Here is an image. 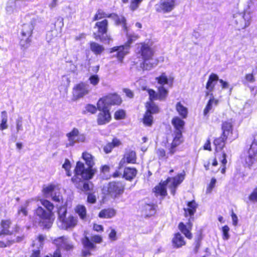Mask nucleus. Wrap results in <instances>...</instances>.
<instances>
[{
	"label": "nucleus",
	"instance_id": "f257e3e1",
	"mask_svg": "<svg viewBox=\"0 0 257 257\" xmlns=\"http://www.w3.org/2000/svg\"><path fill=\"white\" fill-rule=\"evenodd\" d=\"M137 58L133 63L137 68L143 70H150L155 67L157 63L153 59L154 52L150 46L145 43L137 44Z\"/></svg>",
	"mask_w": 257,
	"mask_h": 257
},
{
	"label": "nucleus",
	"instance_id": "f03ea898",
	"mask_svg": "<svg viewBox=\"0 0 257 257\" xmlns=\"http://www.w3.org/2000/svg\"><path fill=\"white\" fill-rule=\"evenodd\" d=\"M82 158L88 166V168L85 169L84 164L78 162L75 169V173H76V178L81 176L84 179L89 180L93 177L96 171L95 169L92 168L94 164V158L91 154L87 152L82 154Z\"/></svg>",
	"mask_w": 257,
	"mask_h": 257
},
{
	"label": "nucleus",
	"instance_id": "7ed1b4c3",
	"mask_svg": "<svg viewBox=\"0 0 257 257\" xmlns=\"http://www.w3.org/2000/svg\"><path fill=\"white\" fill-rule=\"evenodd\" d=\"M41 204L47 209L45 211L42 207L39 206L35 211V215L38 217L40 223L45 228H50L54 220L53 213L52 211L54 205L52 203L47 200L41 199Z\"/></svg>",
	"mask_w": 257,
	"mask_h": 257
},
{
	"label": "nucleus",
	"instance_id": "20e7f679",
	"mask_svg": "<svg viewBox=\"0 0 257 257\" xmlns=\"http://www.w3.org/2000/svg\"><path fill=\"white\" fill-rule=\"evenodd\" d=\"M158 84L160 86L158 87V93H157L153 90H149V94L151 100H164L166 98L168 95V90L167 88L164 87V85H166L169 87H172L174 78L172 77H168L165 73H163L161 75L156 78Z\"/></svg>",
	"mask_w": 257,
	"mask_h": 257
},
{
	"label": "nucleus",
	"instance_id": "39448f33",
	"mask_svg": "<svg viewBox=\"0 0 257 257\" xmlns=\"http://www.w3.org/2000/svg\"><path fill=\"white\" fill-rule=\"evenodd\" d=\"M185 174H179L176 177H169L166 181L160 183L159 185L155 188V192L157 195L165 197L167 195L166 186L171 191V193L174 195L177 187L183 182L185 177Z\"/></svg>",
	"mask_w": 257,
	"mask_h": 257
},
{
	"label": "nucleus",
	"instance_id": "423d86ee",
	"mask_svg": "<svg viewBox=\"0 0 257 257\" xmlns=\"http://www.w3.org/2000/svg\"><path fill=\"white\" fill-rule=\"evenodd\" d=\"M253 16V11L249 7L245 9L243 13H236L233 15L232 21L238 29H244L250 25Z\"/></svg>",
	"mask_w": 257,
	"mask_h": 257
},
{
	"label": "nucleus",
	"instance_id": "0eeeda50",
	"mask_svg": "<svg viewBox=\"0 0 257 257\" xmlns=\"http://www.w3.org/2000/svg\"><path fill=\"white\" fill-rule=\"evenodd\" d=\"M100 243L102 241V238L100 235H95L91 237V240L87 236H85L82 239V243L83 245V249L82 250V255L84 257L91 255V251L95 249L96 246L92 242Z\"/></svg>",
	"mask_w": 257,
	"mask_h": 257
},
{
	"label": "nucleus",
	"instance_id": "6e6552de",
	"mask_svg": "<svg viewBox=\"0 0 257 257\" xmlns=\"http://www.w3.org/2000/svg\"><path fill=\"white\" fill-rule=\"evenodd\" d=\"M121 102L120 97L116 94H110L100 98L97 103L99 109H102L104 106L108 108L110 105H119Z\"/></svg>",
	"mask_w": 257,
	"mask_h": 257
},
{
	"label": "nucleus",
	"instance_id": "1a4fd4ad",
	"mask_svg": "<svg viewBox=\"0 0 257 257\" xmlns=\"http://www.w3.org/2000/svg\"><path fill=\"white\" fill-rule=\"evenodd\" d=\"M132 43V39H130V40H127V42L123 45L115 46L111 48L110 50V53H115L113 55V56L117 57L118 60L120 62H122L125 56L128 53L130 45Z\"/></svg>",
	"mask_w": 257,
	"mask_h": 257
},
{
	"label": "nucleus",
	"instance_id": "9d476101",
	"mask_svg": "<svg viewBox=\"0 0 257 257\" xmlns=\"http://www.w3.org/2000/svg\"><path fill=\"white\" fill-rule=\"evenodd\" d=\"M90 91L88 84L80 82L76 84L73 88V99L74 100L82 98L88 94Z\"/></svg>",
	"mask_w": 257,
	"mask_h": 257
},
{
	"label": "nucleus",
	"instance_id": "9b49d317",
	"mask_svg": "<svg viewBox=\"0 0 257 257\" xmlns=\"http://www.w3.org/2000/svg\"><path fill=\"white\" fill-rule=\"evenodd\" d=\"M257 155V141L254 140L250 145V147L246 153L244 154L242 159L245 164L248 166H251L256 160Z\"/></svg>",
	"mask_w": 257,
	"mask_h": 257
},
{
	"label": "nucleus",
	"instance_id": "f8f14e48",
	"mask_svg": "<svg viewBox=\"0 0 257 257\" xmlns=\"http://www.w3.org/2000/svg\"><path fill=\"white\" fill-rule=\"evenodd\" d=\"M109 17L111 18L115 22L116 25H120L122 24L123 26V27L126 29L125 27V19L124 17L122 16H118L117 15L114 14H111L110 15H107L102 10H98L95 16L93 18V21H97L98 20L101 19L103 18Z\"/></svg>",
	"mask_w": 257,
	"mask_h": 257
},
{
	"label": "nucleus",
	"instance_id": "ddd939ff",
	"mask_svg": "<svg viewBox=\"0 0 257 257\" xmlns=\"http://www.w3.org/2000/svg\"><path fill=\"white\" fill-rule=\"evenodd\" d=\"M124 185L121 182H111L109 183L107 191L112 197L116 198L121 195L124 191Z\"/></svg>",
	"mask_w": 257,
	"mask_h": 257
},
{
	"label": "nucleus",
	"instance_id": "4468645a",
	"mask_svg": "<svg viewBox=\"0 0 257 257\" xmlns=\"http://www.w3.org/2000/svg\"><path fill=\"white\" fill-rule=\"evenodd\" d=\"M78 223L77 217L69 215L58 223V226L64 229H71L75 227Z\"/></svg>",
	"mask_w": 257,
	"mask_h": 257
},
{
	"label": "nucleus",
	"instance_id": "2eb2a0df",
	"mask_svg": "<svg viewBox=\"0 0 257 257\" xmlns=\"http://www.w3.org/2000/svg\"><path fill=\"white\" fill-rule=\"evenodd\" d=\"M43 191L47 196H51L54 201L59 202L62 199L61 195L55 185H50L44 188Z\"/></svg>",
	"mask_w": 257,
	"mask_h": 257
},
{
	"label": "nucleus",
	"instance_id": "dca6fc26",
	"mask_svg": "<svg viewBox=\"0 0 257 257\" xmlns=\"http://www.w3.org/2000/svg\"><path fill=\"white\" fill-rule=\"evenodd\" d=\"M97 109L100 111L97 115V123L103 125L108 123L111 118L109 109L105 106L102 109H99L98 107Z\"/></svg>",
	"mask_w": 257,
	"mask_h": 257
},
{
	"label": "nucleus",
	"instance_id": "f3484780",
	"mask_svg": "<svg viewBox=\"0 0 257 257\" xmlns=\"http://www.w3.org/2000/svg\"><path fill=\"white\" fill-rule=\"evenodd\" d=\"M137 160L136 153L132 150H127L124 153L123 158L119 163V168L124 166L125 163L135 164Z\"/></svg>",
	"mask_w": 257,
	"mask_h": 257
},
{
	"label": "nucleus",
	"instance_id": "a211bd4d",
	"mask_svg": "<svg viewBox=\"0 0 257 257\" xmlns=\"http://www.w3.org/2000/svg\"><path fill=\"white\" fill-rule=\"evenodd\" d=\"M177 0H161L157 10L159 12L168 13L175 8Z\"/></svg>",
	"mask_w": 257,
	"mask_h": 257
},
{
	"label": "nucleus",
	"instance_id": "6ab92c4d",
	"mask_svg": "<svg viewBox=\"0 0 257 257\" xmlns=\"http://www.w3.org/2000/svg\"><path fill=\"white\" fill-rule=\"evenodd\" d=\"M84 180H86L84 179L81 176L76 178V173H75V176L72 178V182L75 184L77 188L83 191H87L92 188V184Z\"/></svg>",
	"mask_w": 257,
	"mask_h": 257
},
{
	"label": "nucleus",
	"instance_id": "aec40b11",
	"mask_svg": "<svg viewBox=\"0 0 257 257\" xmlns=\"http://www.w3.org/2000/svg\"><path fill=\"white\" fill-rule=\"evenodd\" d=\"M36 204L39 205L38 201H36L33 199H30L26 200L18 210V214L19 216H26L28 215V210L30 205Z\"/></svg>",
	"mask_w": 257,
	"mask_h": 257
},
{
	"label": "nucleus",
	"instance_id": "412c9836",
	"mask_svg": "<svg viewBox=\"0 0 257 257\" xmlns=\"http://www.w3.org/2000/svg\"><path fill=\"white\" fill-rule=\"evenodd\" d=\"M217 81H219L218 76L215 74L211 73L209 77L206 85L207 90L206 94L207 95H210V94L212 93Z\"/></svg>",
	"mask_w": 257,
	"mask_h": 257
},
{
	"label": "nucleus",
	"instance_id": "4be33fe9",
	"mask_svg": "<svg viewBox=\"0 0 257 257\" xmlns=\"http://www.w3.org/2000/svg\"><path fill=\"white\" fill-rule=\"evenodd\" d=\"M54 243L58 247L64 248L66 250L72 248V245L69 242L66 237L62 236L54 240Z\"/></svg>",
	"mask_w": 257,
	"mask_h": 257
},
{
	"label": "nucleus",
	"instance_id": "5701e85b",
	"mask_svg": "<svg viewBox=\"0 0 257 257\" xmlns=\"http://www.w3.org/2000/svg\"><path fill=\"white\" fill-rule=\"evenodd\" d=\"M218 103L219 100L214 98L213 93H211L210 98L203 110L204 115L206 116L213 109L214 106H216L218 105Z\"/></svg>",
	"mask_w": 257,
	"mask_h": 257
},
{
	"label": "nucleus",
	"instance_id": "b1692460",
	"mask_svg": "<svg viewBox=\"0 0 257 257\" xmlns=\"http://www.w3.org/2000/svg\"><path fill=\"white\" fill-rule=\"evenodd\" d=\"M182 142V135L180 131L175 132V137L171 144L170 153L172 154L174 152V148Z\"/></svg>",
	"mask_w": 257,
	"mask_h": 257
},
{
	"label": "nucleus",
	"instance_id": "393cba45",
	"mask_svg": "<svg viewBox=\"0 0 257 257\" xmlns=\"http://www.w3.org/2000/svg\"><path fill=\"white\" fill-rule=\"evenodd\" d=\"M197 204L195 201L188 202L187 203V207L184 208L185 215L186 216H192L196 211Z\"/></svg>",
	"mask_w": 257,
	"mask_h": 257
},
{
	"label": "nucleus",
	"instance_id": "a878e982",
	"mask_svg": "<svg viewBox=\"0 0 257 257\" xmlns=\"http://www.w3.org/2000/svg\"><path fill=\"white\" fill-rule=\"evenodd\" d=\"M78 135V130L77 128H73L72 131L67 134L68 140L67 146H72L77 143V137Z\"/></svg>",
	"mask_w": 257,
	"mask_h": 257
},
{
	"label": "nucleus",
	"instance_id": "bb28decb",
	"mask_svg": "<svg viewBox=\"0 0 257 257\" xmlns=\"http://www.w3.org/2000/svg\"><path fill=\"white\" fill-rule=\"evenodd\" d=\"M172 243L175 247L179 248L185 244V241L181 234L180 233H177L173 238Z\"/></svg>",
	"mask_w": 257,
	"mask_h": 257
},
{
	"label": "nucleus",
	"instance_id": "cd10ccee",
	"mask_svg": "<svg viewBox=\"0 0 257 257\" xmlns=\"http://www.w3.org/2000/svg\"><path fill=\"white\" fill-rule=\"evenodd\" d=\"M137 174V170L134 168L127 167L124 170L123 177L126 180H131Z\"/></svg>",
	"mask_w": 257,
	"mask_h": 257
},
{
	"label": "nucleus",
	"instance_id": "c85d7f7f",
	"mask_svg": "<svg viewBox=\"0 0 257 257\" xmlns=\"http://www.w3.org/2000/svg\"><path fill=\"white\" fill-rule=\"evenodd\" d=\"M34 27L31 23L25 24L22 26L21 32L22 36L24 37H30Z\"/></svg>",
	"mask_w": 257,
	"mask_h": 257
},
{
	"label": "nucleus",
	"instance_id": "c756f323",
	"mask_svg": "<svg viewBox=\"0 0 257 257\" xmlns=\"http://www.w3.org/2000/svg\"><path fill=\"white\" fill-rule=\"evenodd\" d=\"M172 123L176 128L175 132H181L183 128L185 122L178 116L174 117L172 120Z\"/></svg>",
	"mask_w": 257,
	"mask_h": 257
},
{
	"label": "nucleus",
	"instance_id": "7c9ffc66",
	"mask_svg": "<svg viewBox=\"0 0 257 257\" xmlns=\"http://www.w3.org/2000/svg\"><path fill=\"white\" fill-rule=\"evenodd\" d=\"M11 224V222L10 220H3L1 221L0 235L11 234V232L9 230Z\"/></svg>",
	"mask_w": 257,
	"mask_h": 257
},
{
	"label": "nucleus",
	"instance_id": "2f4dec72",
	"mask_svg": "<svg viewBox=\"0 0 257 257\" xmlns=\"http://www.w3.org/2000/svg\"><path fill=\"white\" fill-rule=\"evenodd\" d=\"M176 110L178 114L183 118H185L188 115V109L181 102H178L176 104Z\"/></svg>",
	"mask_w": 257,
	"mask_h": 257
},
{
	"label": "nucleus",
	"instance_id": "473e14b6",
	"mask_svg": "<svg viewBox=\"0 0 257 257\" xmlns=\"http://www.w3.org/2000/svg\"><path fill=\"white\" fill-rule=\"evenodd\" d=\"M95 27L98 28L99 33L102 35L105 34L107 31L108 21L106 20H103L98 22L95 24Z\"/></svg>",
	"mask_w": 257,
	"mask_h": 257
},
{
	"label": "nucleus",
	"instance_id": "72a5a7b5",
	"mask_svg": "<svg viewBox=\"0 0 257 257\" xmlns=\"http://www.w3.org/2000/svg\"><path fill=\"white\" fill-rule=\"evenodd\" d=\"M227 137L223 136L222 135L219 138H216L214 141V145L216 147V151H219L222 150L225 146V142Z\"/></svg>",
	"mask_w": 257,
	"mask_h": 257
},
{
	"label": "nucleus",
	"instance_id": "f704fd0d",
	"mask_svg": "<svg viewBox=\"0 0 257 257\" xmlns=\"http://www.w3.org/2000/svg\"><path fill=\"white\" fill-rule=\"evenodd\" d=\"M115 211L112 208L102 210L99 213V217L102 218H110L115 215Z\"/></svg>",
	"mask_w": 257,
	"mask_h": 257
},
{
	"label": "nucleus",
	"instance_id": "c9c22d12",
	"mask_svg": "<svg viewBox=\"0 0 257 257\" xmlns=\"http://www.w3.org/2000/svg\"><path fill=\"white\" fill-rule=\"evenodd\" d=\"M120 144L119 140L114 139L112 140V143H108L104 147L103 150L106 154H108L111 152L114 147L119 146Z\"/></svg>",
	"mask_w": 257,
	"mask_h": 257
},
{
	"label": "nucleus",
	"instance_id": "e433bc0d",
	"mask_svg": "<svg viewBox=\"0 0 257 257\" xmlns=\"http://www.w3.org/2000/svg\"><path fill=\"white\" fill-rule=\"evenodd\" d=\"M90 47L91 50L96 55L101 54L104 50L102 46L95 42H91Z\"/></svg>",
	"mask_w": 257,
	"mask_h": 257
},
{
	"label": "nucleus",
	"instance_id": "4c0bfd02",
	"mask_svg": "<svg viewBox=\"0 0 257 257\" xmlns=\"http://www.w3.org/2000/svg\"><path fill=\"white\" fill-rule=\"evenodd\" d=\"M8 115L6 111L1 112V123H0V130L3 131L8 127Z\"/></svg>",
	"mask_w": 257,
	"mask_h": 257
},
{
	"label": "nucleus",
	"instance_id": "58836bf2",
	"mask_svg": "<svg viewBox=\"0 0 257 257\" xmlns=\"http://www.w3.org/2000/svg\"><path fill=\"white\" fill-rule=\"evenodd\" d=\"M76 212L79 215L82 220H85L86 218V209L85 206L79 205L75 208Z\"/></svg>",
	"mask_w": 257,
	"mask_h": 257
},
{
	"label": "nucleus",
	"instance_id": "ea45409f",
	"mask_svg": "<svg viewBox=\"0 0 257 257\" xmlns=\"http://www.w3.org/2000/svg\"><path fill=\"white\" fill-rule=\"evenodd\" d=\"M223 133L222 136L227 137L232 129V124L230 122L225 121L222 126Z\"/></svg>",
	"mask_w": 257,
	"mask_h": 257
},
{
	"label": "nucleus",
	"instance_id": "a19ab883",
	"mask_svg": "<svg viewBox=\"0 0 257 257\" xmlns=\"http://www.w3.org/2000/svg\"><path fill=\"white\" fill-rule=\"evenodd\" d=\"M147 111L149 112L151 114L157 113L159 111V108L153 102H147L146 104Z\"/></svg>",
	"mask_w": 257,
	"mask_h": 257
},
{
	"label": "nucleus",
	"instance_id": "79ce46f5",
	"mask_svg": "<svg viewBox=\"0 0 257 257\" xmlns=\"http://www.w3.org/2000/svg\"><path fill=\"white\" fill-rule=\"evenodd\" d=\"M153 122V117L149 112H146L143 118V123L147 126H151Z\"/></svg>",
	"mask_w": 257,
	"mask_h": 257
},
{
	"label": "nucleus",
	"instance_id": "37998d69",
	"mask_svg": "<svg viewBox=\"0 0 257 257\" xmlns=\"http://www.w3.org/2000/svg\"><path fill=\"white\" fill-rule=\"evenodd\" d=\"M178 227L180 230L186 236V237L189 239L192 238L191 233L183 223H180Z\"/></svg>",
	"mask_w": 257,
	"mask_h": 257
},
{
	"label": "nucleus",
	"instance_id": "c03bdc74",
	"mask_svg": "<svg viewBox=\"0 0 257 257\" xmlns=\"http://www.w3.org/2000/svg\"><path fill=\"white\" fill-rule=\"evenodd\" d=\"M23 239L22 237L17 236L16 238V240H15V239H8L6 242H4L3 241H0V247H5L8 246H10L12 243H13L15 242H19L22 240Z\"/></svg>",
	"mask_w": 257,
	"mask_h": 257
},
{
	"label": "nucleus",
	"instance_id": "a18cd8bd",
	"mask_svg": "<svg viewBox=\"0 0 257 257\" xmlns=\"http://www.w3.org/2000/svg\"><path fill=\"white\" fill-rule=\"evenodd\" d=\"M67 213V209L65 206H62L58 209V223H59L61 221H62L63 219L65 218L66 215Z\"/></svg>",
	"mask_w": 257,
	"mask_h": 257
},
{
	"label": "nucleus",
	"instance_id": "49530a36",
	"mask_svg": "<svg viewBox=\"0 0 257 257\" xmlns=\"http://www.w3.org/2000/svg\"><path fill=\"white\" fill-rule=\"evenodd\" d=\"M71 167L70 162L68 159H65L64 163L62 165V168L65 170L66 175L68 176H71L72 173L70 171Z\"/></svg>",
	"mask_w": 257,
	"mask_h": 257
},
{
	"label": "nucleus",
	"instance_id": "de8ad7c7",
	"mask_svg": "<svg viewBox=\"0 0 257 257\" xmlns=\"http://www.w3.org/2000/svg\"><path fill=\"white\" fill-rule=\"evenodd\" d=\"M31 40L30 39V37H22V38L21 39L20 41V45L22 47H23L24 49H27L29 47L30 45Z\"/></svg>",
	"mask_w": 257,
	"mask_h": 257
},
{
	"label": "nucleus",
	"instance_id": "09e8293b",
	"mask_svg": "<svg viewBox=\"0 0 257 257\" xmlns=\"http://www.w3.org/2000/svg\"><path fill=\"white\" fill-rule=\"evenodd\" d=\"M120 25H121L122 27V29L124 31H126V35L127 37V39L128 40H130V39H132V43L136 41V40H137L139 38V36L137 35H135V34H133V35H128V33H127V28L126 26V21H125V27L126 28V29H125L124 27H123V26L122 25V24H120Z\"/></svg>",
	"mask_w": 257,
	"mask_h": 257
},
{
	"label": "nucleus",
	"instance_id": "8fccbe9b",
	"mask_svg": "<svg viewBox=\"0 0 257 257\" xmlns=\"http://www.w3.org/2000/svg\"><path fill=\"white\" fill-rule=\"evenodd\" d=\"M143 0H131L130 8L131 10L135 11L138 9Z\"/></svg>",
	"mask_w": 257,
	"mask_h": 257
},
{
	"label": "nucleus",
	"instance_id": "3c124183",
	"mask_svg": "<svg viewBox=\"0 0 257 257\" xmlns=\"http://www.w3.org/2000/svg\"><path fill=\"white\" fill-rule=\"evenodd\" d=\"M89 80L91 84L95 86L99 82L100 79L97 75H93L89 78Z\"/></svg>",
	"mask_w": 257,
	"mask_h": 257
},
{
	"label": "nucleus",
	"instance_id": "603ef678",
	"mask_svg": "<svg viewBox=\"0 0 257 257\" xmlns=\"http://www.w3.org/2000/svg\"><path fill=\"white\" fill-rule=\"evenodd\" d=\"M125 113L123 110H118L114 113V118L116 119H121L125 117Z\"/></svg>",
	"mask_w": 257,
	"mask_h": 257
},
{
	"label": "nucleus",
	"instance_id": "864d4df0",
	"mask_svg": "<svg viewBox=\"0 0 257 257\" xmlns=\"http://www.w3.org/2000/svg\"><path fill=\"white\" fill-rule=\"evenodd\" d=\"M223 239L224 240H227L229 238V228L228 226L225 225L222 228Z\"/></svg>",
	"mask_w": 257,
	"mask_h": 257
},
{
	"label": "nucleus",
	"instance_id": "5fc2aeb1",
	"mask_svg": "<svg viewBox=\"0 0 257 257\" xmlns=\"http://www.w3.org/2000/svg\"><path fill=\"white\" fill-rule=\"evenodd\" d=\"M216 183V180L214 178H212L211 180V181L208 185L207 189H206V193H210L213 189V188L215 187V184Z\"/></svg>",
	"mask_w": 257,
	"mask_h": 257
},
{
	"label": "nucleus",
	"instance_id": "6e6d98bb",
	"mask_svg": "<svg viewBox=\"0 0 257 257\" xmlns=\"http://www.w3.org/2000/svg\"><path fill=\"white\" fill-rule=\"evenodd\" d=\"M85 111H87L88 112H90L92 114H94L96 112L97 108L96 107L92 105V104H87L85 107Z\"/></svg>",
	"mask_w": 257,
	"mask_h": 257
},
{
	"label": "nucleus",
	"instance_id": "4d7b16f0",
	"mask_svg": "<svg viewBox=\"0 0 257 257\" xmlns=\"http://www.w3.org/2000/svg\"><path fill=\"white\" fill-rule=\"evenodd\" d=\"M16 129L17 133L23 130V118L21 117L16 120Z\"/></svg>",
	"mask_w": 257,
	"mask_h": 257
},
{
	"label": "nucleus",
	"instance_id": "13d9d810",
	"mask_svg": "<svg viewBox=\"0 0 257 257\" xmlns=\"http://www.w3.org/2000/svg\"><path fill=\"white\" fill-rule=\"evenodd\" d=\"M226 155L225 153H222V159L221 160V163L222 164L223 167L221 170V172L222 174H224L225 172V165L227 163L226 160Z\"/></svg>",
	"mask_w": 257,
	"mask_h": 257
},
{
	"label": "nucleus",
	"instance_id": "bf43d9fd",
	"mask_svg": "<svg viewBox=\"0 0 257 257\" xmlns=\"http://www.w3.org/2000/svg\"><path fill=\"white\" fill-rule=\"evenodd\" d=\"M70 81L69 78L63 75L61 78V85H63L65 87H67L69 86Z\"/></svg>",
	"mask_w": 257,
	"mask_h": 257
},
{
	"label": "nucleus",
	"instance_id": "052dcab7",
	"mask_svg": "<svg viewBox=\"0 0 257 257\" xmlns=\"http://www.w3.org/2000/svg\"><path fill=\"white\" fill-rule=\"evenodd\" d=\"M109 238L111 241H115L117 239L116 232L115 229L111 228L110 232L108 235Z\"/></svg>",
	"mask_w": 257,
	"mask_h": 257
},
{
	"label": "nucleus",
	"instance_id": "680f3d73",
	"mask_svg": "<svg viewBox=\"0 0 257 257\" xmlns=\"http://www.w3.org/2000/svg\"><path fill=\"white\" fill-rule=\"evenodd\" d=\"M249 199L252 201H257V188L250 195Z\"/></svg>",
	"mask_w": 257,
	"mask_h": 257
},
{
	"label": "nucleus",
	"instance_id": "e2e57ef3",
	"mask_svg": "<svg viewBox=\"0 0 257 257\" xmlns=\"http://www.w3.org/2000/svg\"><path fill=\"white\" fill-rule=\"evenodd\" d=\"M219 82L221 84L222 89H227L229 87V84L227 82L223 81L222 79H219Z\"/></svg>",
	"mask_w": 257,
	"mask_h": 257
},
{
	"label": "nucleus",
	"instance_id": "0e129e2a",
	"mask_svg": "<svg viewBox=\"0 0 257 257\" xmlns=\"http://www.w3.org/2000/svg\"><path fill=\"white\" fill-rule=\"evenodd\" d=\"M245 79L249 82H253L255 81V78L252 74H246L245 75Z\"/></svg>",
	"mask_w": 257,
	"mask_h": 257
},
{
	"label": "nucleus",
	"instance_id": "69168bd1",
	"mask_svg": "<svg viewBox=\"0 0 257 257\" xmlns=\"http://www.w3.org/2000/svg\"><path fill=\"white\" fill-rule=\"evenodd\" d=\"M86 139L85 136L82 134H79L78 133V135L77 137V142H84Z\"/></svg>",
	"mask_w": 257,
	"mask_h": 257
},
{
	"label": "nucleus",
	"instance_id": "338daca9",
	"mask_svg": "<svg viewBox=\"0 0 257 257\" xmlns=\"http://www.w3.org/2000/svg\"><path fill=\"white\" fill-rule=\"evenodd\" d=\"M87 201L91 203H94L96 201V197L93 194H89L87 197Z\"/></svg>",
	"mask_w": 257,
	"mask_h": 257
},
{
	"label": "nucleus",
	"instance_id": "774afa93",
	"mask_svg": "<svg viewBox=\"0 0 257 257\" xmlns=\"http://www.w3.org/2000/svg\"><path fill=\"white\" fill-rule=\"evenodd\" d=\"M93 228L94 230L98 232L102 231L103 230V226L97 224H94Z\"/></svg>",
	"mask_w": 257,
	"mask_h": 257
}]
</instances>
